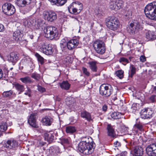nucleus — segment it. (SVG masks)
Returning <instances> with one entry per match:
<instances>
[{
  "instance_id": "obj_1",
  "label": "nucleus",
  "mask_w": 156,
  "mask_h": 156,
  "mask_svg": "<svg viewBox=\"0 0 156 156\" xmlns=\"http://www.w3.org/2000/svg\"><path fill=\"white\" fill-rule=\"evenodd\" d=\"M90 137L86 136L82 138L81 141L78 144V150L80 151L86 155H89L93 151V144H91L89 140Z\"/></svg>"
},
{
  "instance_id": "obj_2",
  "label": "nucleus",
  "mask_w": 156,
  "mask_h": 156,
  "mask_svg": "<svg viewBox=\"0 0 156 156\" xmlns=\"http://www.w3.org/2000/svg\"><path fill=\"white\" fill-rule=\"evenodd\" d=\"M144 12L146 16L148 18L156 20V2L147 5L144 9Z\"/></svg>"
},
{
  "instance_id": "obj_3",
  "label": "nucleus",
  "mask_w": 156,
  "mask_h": 156,
  "mask_svg": "<svg viewBox=\"0 0 156 156\" xmlns=\"http://www.w3.org/2000/svg\"><path fill=\"white\" fill-rule=\"evenodd\" d=\"M105 23L108 28L113 30H117L120 25L118 19L114 16L107 17L105 20Z\"/></svg>"
},
{
  "instance_id": "obj_4",
  "label": "nucleus",
  "mask_w": 156,
  "mask_h": 156,
  "mask_svg": "<svg viewBox=\"0 0 156 156\" xmlns=\"http://www.w3.org/2000/svg\"><path fill=\"white\" fill-rule=\"evenodd\" d=\"M44 32L45 37L51 40L56 37L58 35V30L57 28L53 26L47 27L44 29Z\"/></svg>"
},
{
  "instance_id": "obj_5",
  "label": "nucleus",
  "mask_w": 156,
  "mask_h": 156,
  "mask_svg": "<svg viewBox=\"0 0 156 156\" xmlns=\"http://www.w3.org/2000/svg\"><path fill=\"white\" fill-rule=\"evenodd\" d=\"M83 9V4L79 2H73L68 7L69 12L71 13L75 14L80 12Z\"/></svg>"
},
{
  "instance_id": "obj_6",
  "label": "nucleus",
  "mask_w": 156,
  "mask_h": 156,
  "mask_svg": "<svg viewBox=\"0 0 156 156\" xmlns=\"http://www.w3.org/2000/svg\"><path fill=\"white\" fill-rule=\"evenodd\" d=\"M100 94L105 97L110 96L113 91L112 86L108 84H102L99 89Z\"/></svg>"
},
{
  "instance_id": "obj_7",
  "label": "nucleus",
  "mask_w": 156,
  "mask_h": 156,
  "mask_svg": "<svg viewBox=\"0 0 156 156\" xmlns=\"http://www.w3.org/2000/svg\"><path fill=\"white\" fill-rule=\"evenodd\" d=\"M93 46L97 53L101 55L105 53L106 48L103 41L97 40L94 42Z\"/></svg>"
},
{
  "instance_id": "obj_8",
  "label": "nucleus",
  "mask_w": 156,
  "mask_h": 156,
  "mask_svg": "<svg viewBox=\"0 0 156 156\" xmlns=\"http://www.w3.org/2000/svg\"><path fill=\"white\" fill-rule=\"evenodd\" d=\"M2 11L8 15H11L15 12L16 9L14 6L10 3H5L2 6Z\"/></svg>"
},
{
  "instance_id": "obj_9",
  "label": "nucleus",
  "mask_w": 156,
  "mask_h": 156,
  "mask_svg": "<svg viewBox=\"0 0 156 156\" xmlns=\"http://www.w3.org/2000/svg\"><path fill=\"white\" fill-rule=\"evenodd\" d=\"M141 28L140 23L136 21L130 23L127 28V30L130 34H133L137 33Z\"/></svg>"
},
{
  "instance_id": "obj_10",
  "label": "nucleus",
  "mask_w": 156,
  "mask_h": 156,
  "mask_svg": "<svg viewBox=\"0 0 156 156\" xmlns=\"http://www.w3.org/2000/svg\"><path fill=\"white\" fill-rule=\"evenodd\" d=\"M44 19L48 21L52 22L57 18L56 14L52 11H44L43 13Z\"/></svg>"
},
{
  "instance_id": "obj_11",
  "label": "nucleus",
  "mask_w": 156,
  "mask_h": 156,
  "mask_svg": "<svg viewBox=\"0 0 156 156\" xmlns=\"http://www.w3.org/2000/svg\"><path fill=\"white\" fill-rule=\"evenodd\" d=\"M123 4L122 0H112L110 3V8L112 10H117L122 8Z\"/></svg>"
},
{
  "instance_id": "obj_12",
  "label": "nucleus",
  "mask_w": 156,
  "mask_h": 156,
  "mask_svg": "<svg viewBox=\"0 0 156 156\" xmlns=\"http://www.w3.org/2000/svg\"><path fill=\"white\" fill-rule=\"evenodd\" d=\"M153 112L149 108H144L141 111L140 115L141 117L143 119H150L152 117Z\"/></svg>"
},
{
  "instance_id": "obj_13",
  "label": "nucleus",
  "mask_w": 156,
  "mask_h": 156,
  "mask_svg": "<svg viewBox=\"0 0 156 156\" xmlns=\"http://www.w3.org/2000/svg\"><path fill=\"white\" fill-rule=\"evenodd\" d=\"M146 150L148 155L156 156V144L154 143L148 145Z\"/></svg>"
},
{
  "instance_id": "obj_14",
  "label": "nucleus",
  "mask_w": 156,
  "mask_h": 156,
  "mask_svg": "<svg viewBox=\"0 0 156 156\" xmlns=\"http://www.w3.org/2000/svg\"><path fill=\"white\" fill-rule=\"evenodd\" d=\"M7 60L14 65L19 60V55L16 52H12L7 56Z\"/></svg>"
},
{
  "instance_id": "obj_15",
  "label": "nucleus",
  "mask_w": 156,
  "mask_h": 156,
  "mask_svg": "<svg viewBox=\"0 0 156 156\" xmlns=\"http://www.w3.org/2000/svg\"><path fill=\"white\" fill-rule=\"evenodd\" d=\"M40 50L43 53L46 55H51L54 51L53 48L50 45L44 44L42 45L40 48Z\"/></svg>"
},
{
  "instance_id": "obj_16",
  "label": "nucleus",
  "mask_w": 156,
  "mask_h": 156,
  "mask_svg": "<svg viewBox=\"0 0 156 156\" xmlns=\"http://www.w3.org/2000/svg\"><path fill=\"white\" fill-rule=\"evenodd\" d=\"M79 43L78 40L76 39H72L67 43L66 47L69 50H73L76 47Z\"/></svg>"
},
{
  "instance_id": "obj_17",
  "label": "nucleus",
  "mask_w": 156,
  "mask_h": 156,
  "mask_svg": "<svg viewBox=\"0 0 156 156\" xmlns=\"http://www.w3.org/2000/svg\"><path fill=\"white\" fill-rule=\"evenodd\" d=\"M17 143L16 140H9L5 143L3 146L4 147L11 149L15 148L17 146Z\"/></svg>"
},
{
  "instance_id": "obj_18",
  "label": "nucleus",
  "mask_w": 156,
  "mask_h": 156,
  "mask_svg": "<svg viewBox=\"0 0 156 156\" xmlns=\"http://www.w3.org/2000/svg\"><path fill=\"white\" fill-rule=\"evenodd\" d=\"M36 115L37 114L36 113H32L30 115L28 120L29 124L31 126L34 128L38 127V126L36 124Z\"/></svg>"
},
{
  "instance_id": "obj_19",
  "label": "nucleus",
  "mask_w": 156,
  "mask_h": 156,
  "mask_svg": "<svg viewBox=\"0 0 156 156\" xmlns=\"http://www.w3.org/2000/svg\"><path fill=\"white\" fill-rule=\"evenodd\" d=\"M106 129L107 130V134L108 136L113 138L115 137V129L110 124L107 125Z\"/></svg>"
},
{
  "instance_id": "obj_20",
  "label": "nucleus",
  "mask_w": 156,
  "mask_h": 156,
  "mask_svg": "<svg viewBox=\"0 0 156 156\" xmlns=\"http://www.w3.org/2000/svg\"><path fill=\"white\" fill-rule=\"evenodd\" d=\"M49 156H56L58 153L59 152V149L57 146L51 147L49 149Z\"/></svg>"
},
{
  "instance_id": "obj_21",
  "label": "nucleus",
  "mask_w": 156,
  "mask_h": 156,
  "mask_svg": "<svg viewBox=\"0 0 156 156\" xmlns=\"http://www.w3.org/2000/svg\"><path fill=\"white\" fill-rule=\"evenodd\" d=\"M146 37L148 41L153 40L156 39V32L153 31H148L146 33Z\"/></svg>"
},
{
  "instance_id": "obj_22",
  "label": "nucleus",
  "mask_w": 156,
  "mask_h": 156,
  "mask_svg": "<svg viewBox=\"0 0 156 156\" xmlns=\"http://www.w3.org/2000/svg\"><path fill=\"white\" fill-rule=\"evenodd\" d=\"M53 121V119L50 116H45L41 121L43 125L47 126H50Z\"/></svg>"
},
{
  "instance_id": "obj_23",
  "label": "nucleus",
  "mask_w": 156,
  "mask_h": 156,
  "mask_svg": "<svg viewBox=\"0 0 156 156\" xmlns=\"http://www.w3.org/2000/svg\"><path fill=\"white\" fill-rule=\"evenodd\" d=\"M32 0H17L16 4L19 6L24 7L31 3Z\"/></svg>"
},
{
  "instance_id": "obj_24",
  "label": "nucleus",
  "mask_w": 156,
  "mask_h": 156,
  "mask_svg": "<svg viewBox=\"0 0 156 156\" xmlns=\"http://www.w3.org/2000/svg\"><path fill=\"white\" fill-rule=\"evenodd\" d=\"M132 130L134 134L137 133L139 131L144 130L143 126L141 123H137L134 125Z\"/></svg>"
},
{
  "instance_id": "obj_25",
  "label": "nucleus",
  "mask_w": 156,
  "mask_h": 156,
  "mask_svg": "<svg viewBox=\"0 0 156 156\" xmlns=\"http://www.w3.org/2000/svg\"><path fill=\"white\" fill-rule=\"evenodd\" d=\"M54 134L50 133H45L44 134V139L50 143L52 142L54 139Z\"/></svg>"
},
{
  "instance_id": "obj_26",
  "label": "nucleus",
  "mask_w": 156,
  "mask_h": 156,
  "mask_svg": "<svg viewBox=\"0 0 156 156\" xmlns=\"http://www.w3.org/2000/svg\"><path fill=\"white\" fill-rule=\"evenodd\" d=\"M143 149L140 147H136L134 149L135 156H141L143 154Z\"/></svg>"
},
{
  "instance_id": "obj_27",
  "label": "nucleus",
  "mask_w": 156,
  "mask_h": 156,
  "mask_svg": "<svg viewBox=\"0 0 156 156\" xmlns=\"http://www.w3.org/2000/svg\"><path fill=\"white\" fill-rule=\"evenodd\" d=\"M23 35L22 33L21 32L20 30H17L15 31L13 35V38L16 41H18L21 38L23 37Z\"/></svg>"
},
{
  "instance_id": "obj_28",
  "label": "nucleus",
  "mask_w": 156,
  "mask_h": 156,
  "mask_svg": "<svg viewBox=\"0 0 156 156\" xmlns=\"http://www.w3.org/2000/svg\"><path fill=\"white\" fill-rule=\"evenodd\" d=\"M81 116L82 118H85L88 121H90L92 119L90 114L86 111L81 112Z\"/></svg>"
},
{
  "instance_id": "obj_29",
  "label": "nucleus",
  "mask_w": 156,
  "mask_h": 156,
  "mask_svg": "<svg viewBox=\"0 0 156 156\" xmlns=\"http://www.w3.org/2000/svg\"><path fill=\"white\" fill-rule=\"evenodd\" d=\"M20 80L23 83L25 84L31 83H33L34 82V81L32 80L31 78L29 76L21 78Z\"/></svg>"
},
{
  "instance_id": "obj_30",
  "label": "nucleus",
  "mask_w": 156,
  "mask_h": 156,
  "mask_svg": "<svg viewBox=\"0 0 156 156\" xmlns=\"http://www.w3.org/2000/svg\"><path fill=\"white\" fill-rule=\"evenodd\" d=\"M61 87L63 89L68 90L70 87V84L67 81H63L60 83Z\"/></svg>"
},
{
  "instance_id": "obj_31",
  "label": "nucleus",
  "mask_w": 156,
  "mask_h": 156,
  "mask_svg": "<svg viewBox=\"0 0 156 156\" xmlns=\"http://www.w3.org/2000/svg\"><path fill=\"white\" fill-rule=\"evenodd\" d=\"M66 131L67 133L72 134L76 131V129L74 126H68L66 127Z\"/></svg>"
},
{
  "instance_id": "obj_32",
  "label": "nucleus",
  "mask_w": 156,
  "mask_h": 156,
  "mask_svg": "<svg viewBox=\"0 0 156 156\" xmlns=\"http://www.w3.org/2000/svg\"><path fill=\"white\" fill-rule=\"evenodd\" d=\"M15 87L16 89L19 92V94H20L21 92H23L25 89L23 85L19 83L16 84Z\"/></svg>"
},
{
  "instance_id": "obj_33",
  "label": "nucleus",
  "mask_w": 156,
  "mask_h": 156,
  "mask_svg": "<svg viewBox=\"0 0 156 156\" xmlns=\"http://www.w3.org/2000/svg\"><path fill=\"white\" fill-rule=\"evenodd\" d=\"M7 128L6 123L2 122L0 123V132H3L5 131Z\"/></svg>"
},
{
  "instance_id": "obj_34",
  "label": "nucleus",
  "mask_w": 156,
  "mask_h": 156,
  "mask_svg": "<svg viewBox=\"0 0 156 156\" xmlns=\"http://www.w3.org/2000/svg\"><path fill=\"white\" fill-rule=\"evenodd\" d=\"M90 67L92 71L96 72L97 71V67L95 62H90L89 63Z\"/></svg>"
},
{
  "instance_id": "obj_35",
  "label": "nucleus",
  "mask_w": 156,
  "mask_h": 156,
  "mask_svg": "<svg viewBox=\"0 0 156 156\" xmlns=\"http://www.w3.org/2000/svg\"><path fill=\"white\" fill-rule=\"evenodd\" d=\"M130 72L129 74V76L132 78L134 75L135 73L136 69L133 65H131L130 67Z\"/></svg>"
},
{
  "instance_id": "obj_36",
  "label": "nucleus",
  "mask_w": 156,
  "mask_h": 156,
  "mask_svg": "<svg viewBox=\"0 0 156 156\" xmlns=\"http://www.w3.org/2000/svg\"><path fill=\"white\" fill-rule=\"evenodd\" d=\"M121 114L118 112H114L111 114L112 118L114 119H117L121 118Z\"/></svg>"
},
{
  "instance_id": "obj_37",
  "label": "nucleus",
  "mask_w": 156,
  "mask_h": 156,
  "mask_svg": "<svg viewBox=\"0 0 156 156\" xmlns=\"http://www.w3.org/2000/svg\"><path fill=\"white\" fill-rule=\"evenodd\" d=\"M66 101L67 105H70L73 103H74L75 101L74 98L72 97H69L67 98H66Z\"/></svg>"
},
{
  "instance_id": "obj_38",
  "label": "nucleus",
  "mask_w": 156,
  "mask_h": 156,
  "mask_svg": "<svg viewBox=\"0 0 156 156\" xmlns=\"http://www.w3.org/2000/svg\"><path fill=\"white\" fill-rule=\"evenodd\" d=\"M124 72L122 70H119L116 71L115 73V75L120 79H122L123 77Z\"/></svg>"
},
{
  "instance_id": "obj_39",
  "label": "nucleus",
  "mask_w": 156,
  "mask_h": 156,
  "mask_svg": "<svg viewBox=\"0 0 156 156\" xmlns=\"http://www.w3.org/2000/svg\"><path fill=\"white\" fill-rule=\"evenodd\" d=\"M31 76L37 81H39L41 78L40 74L35 72L32 73Z\"/></svg>"
},
{
  "instance_id": "obj_40",
  "label": "nucleus",
  "mask_w": 156,
  "mask_h": 156,
  "mask_svg": "<svg viewBox=\"0 0 156 156\" xmlns=\"http://www.w3.org/2000/svg\"><path fill=\"white\" fill-rule=\"evenodd\" d=\"M35 56L37 57L38 61L41 64H43L44 62V58L37 53L35 54Z\"/></svg>"
},
{
  "instance_id": "obj_41",
  "label": "nucleus",
  "mask_w": 156,
  "mask_h": 156,
  "mask_svg": "<svg viewBox=\"0 0 156 156\" xmlns=\"http://www.w3.org/2000/svg\"><path fill=\"white\" fill-rule=\"evenodd\" d=\"M67 1V0H56V5L58 6H61L64 5Z\"/></svg>"
},
{
  "instance_id": "obj_42",
  "label": "nucleus",
  "mask_w": 156,
  "mask_h": 156,
  "mask_svg": "<svg viewBox=\"0 0 156 156\" xmlns=\"http://www.w3.org/2000/svg\"><path fill=\"white\" fill-rule=\"evenodd\" d=\"M13 92L12 90L4 91L2 94L3 97H7L10 96L12 94Z\"/></svg>"
},
{
  "instance_id": "obj_43",
  "label": "nucleus",
  "mask_w": 156,
  "mask_h": 156,
  "mask_svg": "<svg viewBox=\"0 0 156 156\" xmlns=\"http://www.w3.org/2000/svg\"><path fill=\"white\" fill-rule=\"evenodd\" d=\"M17 42L20 44L21 45L25 46L27 44V41L22 37Z\"/></svg>"
},
{
  "instance_id": "obj_44",
  "label": "nucleus",
  "mask_w": 156,
  "mask_h": 156,
  "mask_svg": "<svg viewBox=\"0 0 156 156\" xmlns=\"http://www.w3.org/2000/svg\"><path fill=\"white\" fill-rule=\"evenodd\" d=\"M31 19H25L23 20V23L25 26H27L28 27H30L31 26V23H29L30 21L31 20Z\"/></svg>"
},
{
  "instance_id": "obj_45",
  "label": "nucleus",
  "mask_w": 156,
  "mask_h": 156,
  "mask_svg": "<svg viewBox=\"0 0 156 156\" xmlns=\"http://www.w3.org/2000/svg\"><path fill=\"white\" fill-rule=\"evenodd\" d=\"M69 139L68 138H62L61 140V143L63 145L69 144Z\"/></svg>"
},
{
  "instance_id": "obj_46",
  "label": "nucleus",
  "mask_w": 156,
  "mask_h": 156,
  "mask_svg": "<svg viewBox=\"0 0 156 156\" xmlns=\"http://www.w3.org/2000/svg\"><path fill=\"white\" fill-rule=\"evenodd\" d=\"M119 61L120 62H122V64L125 65L127 63H129L128 60L127 59L123 57L120 58L119 60Z\"/></svg>"
},
{
  "instance_id": "obj_47",
  "label": "nucleus",
  "mask_w": 156,
  "mask_h": 156,
  "mask_svg": "<svg viewBox=\"0 0 156 156\" xmlns=\"http://www.w3.org/2000/svg\"><path fill=\"white\" fill-rule=\"evenodd\" d=\"M126 13L125 14V16L127 17V18H132V12L131 10H128L126 12Z\"/></svg>"
},
{
  "instance_id": "obj_48",
  "label": "nucleus",
  "mask_w": 156,
  "mask_h": 156,
  "mask_svg": "<svg viewBox=\"0 0 156 156\" xmlns=\"http://www.w3.org/2000/svg\"><path fill=\"white\" fill-rule=\"evenodd\" d=\"M82 70L86 76H89L90 75V73L87 71V69L84 67H82Z\"/></svg>"
},
{
  "instance_id": "obj_49",
  "label": "nucleus",
  "mask_w": 156,
  "mask_h": 156,
  "mask_svg": "<svg viewBox=\"0 0 156 156\" xmlns=\"http://www.w3.org/2000/svg\"><path fill=\"white\" fill-rule=\"evenodd\" d=\"M37 89L38 91H39L41 92H43L45 91V89L44 88L42 87L41 86H40V85H38L37 86Z\"/></svg>"
},
{
  "instance_id": "obj_50",
  "label": "nucleus",
  "mask_w": 156,
  "mask_h": 156,
  "mask_svg": "<svg viewBox=\"0 0 156 156\" xmlns=\"http://www.w3.org/2000/svg\"><path fill=\"white\" fill-rule=\"evenodd\" d=\"M29 19H31L32 20L30 21H29V23H31V26L34 25V24L36 22V20L34 18L32 17H30Z\"/></svg>"
},
{
  "instance_id": "obj_51",
  "label": "nucleus",
  "mask_w": 156,
  "mask_h": 156,
  "mask_svg": "<svg viewBox=\"0 0 156 156\" xmlns=\"http://www.w3.org/2000/svg\"><path fill=\"white\" fill-rule=\"evenodd\" d=\"M38 146L40 147H41L44 145L46 143L44 142L43 141H41V140L38 141Z\"/></svg>"
},
{
  "instance_id": "obj_52",
  "label": "nucleus",
  "mask_w": 156,
  "mask_h": 156,
  "mask_svg": "<svg viewBox=\"0 0 156 156\" xmlns=\"http://www.w3.org/2000/svg\"><path fill=\"white\" fill-rule=\"evenodd\" d=\"M152 88H151L152 93L156 94V86H154L152 85Z\"/></svg>"
},
{
  "instance_id": "obj_53",
  "label": "nucleus",
  "mask_w": 156,
  "mask_h": 156,
  "mask_svg": "<svg viewBox=\"0 0 156 156\" xmlns=\"http://www.w3.org/2000/svg\"><path fill=\"white\" fill-rule=\"evenodd\" d=\"M140 60L141 62H143L146 61V58L144 55H141L140 57Z\"/></svg>"
},
{
  "instance_id": "obj_54",
  "label": "nucleus",
  "mask_w": 156,
  "mask_h": 156,
  "mask_svg": "<svg viewBox=\"0 0 156 156\" xmlns=\"http://www.w3.org/2000/svg\"><path fill=\"white\" fill-rule=\"evenodd\" d=\"M155 97L156 96L155 95H152L151 96L150 100L151 101V102H153L155 101Z\"/></svg>"
},
{
  "instance_id": "obj_55",
  "label": "nucleus",
  "mask_w": 156,
  "mask_h": 156,
  "mask_svg": "<svg viewBox=\"0 0 156 156\" xmlns=\"http://www.w3.org/2000/svg\"><path fill=\"white\" fill-rule=\"evenodd\" d=\"M88 129H87V132L89 134H92L93 132V130L92 129L91 127H88Z\"/></svg>"
},
{
  "instance_id": "obj_56",
  "label": "nucleus",
  "mask_w": 156,
  "mask_h": 156,
  "mask_svg": "<svg viewBox=\"0 0 156 156\" xmlns=\"http://www.w3.org/2000/svg\"><path fill=\"white\" fill-rule=\"evenodd\" d=\"M32 8V7L29 8L28 9H27V10L25 9V10L24 11H23V12H22V13L24 14H26V13H27L29 12L30 11Z\"/></svg>"
},
{
  "instance_id": "obj_57",
  "label": "nucleus",
  "mask_w": 156,
  "mask_h": 156,
  "mask_svg": "<svg viewBox=\"0 0 156 156\" xmlns=\"http://www.w3.org/2000/svg\"><path fill=\"white\" fill-rule=\"evenodd\" d=\"M60 47L61 48L63 49L62 50H63L66 47V44H63V43H61Z\"/></svg>"
},
{
  "instance_id": "obj_58",
  "label": "nucleus",
  "mask_w": 156,
  "mask_h": 156,
  "mask_svg": "<svg viewBox=\"0 0 156 156\" xmlns=\"http://www.w3.org/2000/svg\"><path fill=\"white\" fill-rule=\"evenodd\" d=\"M107 106L106 105H104L102 107V110L104 111L105 112L107 109Z\"/></svg>"
},
{
  "instance_id": "obj_59",
  "label": "nucleus",
  "mask_w": 156,
  "mask_h": 156,
  "mask_svg": "<svg viewBox=\"0 0 156 156\" xmlns=\"http://www.w3.org/2000/svg\"><path fill=\"white\" fill-rule=\"evenodd\" d=\"M4 30V26L1 23H0V32H2Z\"/></svg>"
},
{
  "instance_id": "obj_60",
  "label": "nucleus",
  "mask_w": 156,
  "mask_h": 156,
  "mask_svg": "<svg viewBox=\"0 0 156 156\" xmlns=\"http://www.w3.org/2000/svg\"><path fill=\"white\" fill-rule=\"evenodd\" d=\"M114 144L115 145V147L120 146H121V144L120 143L117 141H116L114 143Z\"/></svg>"
},
{
  "instance_id": "obj_61",
  "label": "nucleus",
  "mask_w": 156,
  "mask_h": 156,
  "mask_svg": "<svg viewBox=\"0 0 156 156\" xmlns=\"http://www.w3.org/2000/svg\"><path fill=\"white\" fill-rule=\"evenodd\" d=\"M128 127H126L125 126H123L122 127V129H124V131H123V132L124 133H126V132L128 130Z\"/></svg>"
},
{
  "instance_id": "obj_62",
  "label": "nucleus",
  "mask_w": 156,
  "mask_h": 156,
  "mask_svg": "<svg viewBox=\"0 0 156 156\" xmlns=\"http://www.w3.org/2000/svg\"><path fill=\"white\" fill-rule=\"evenodd\" d=\"M52 5H55L56 0H48Z\"/></svg>"
},
{
  "instance_id": "obj_63",
  "label": "nucleus",
  "mask_w": 156,
  "mask_h": 156,
  "mask_svg": "<svg viewBox=\"0 0 156 156\" xmlns=\"http://www.w3.org/2000/svg\"><path fill=\"white\" fill-rule=\"evenodd\" d=\"M3 75V72L2 69L0 68V79L2 77Z\"/></svg>"
},
{
  "instance_id": "obj_64",
  "label": "nucleus",
  "mask_w": 156,
  "mask_h": 156,
  "mask_svg": "<svg viewBox=\"0 0 156 156\" xmlns=\"http://www.w3.org/2000/svg\"><path fill=\"white\" fill-rule=\"evenodd\" d=\"M61 42H62V43H63V44H67V41H66V39L65 38H63L61 41Z\"/></svg>"
}]
</instances>
